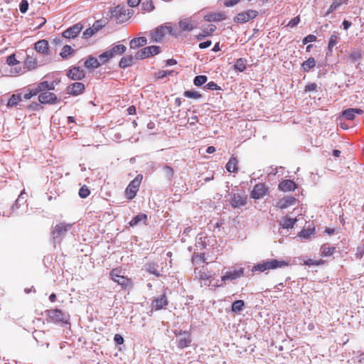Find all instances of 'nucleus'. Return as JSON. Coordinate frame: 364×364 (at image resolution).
I'll use <instances>...</instances> for the list:
<instances>
[{
    "label": "nucleus",
    "instance_id": "obj_1",
    "mask_svg": "<svg viewBox=\"0 0 364 364\" xmlns=\"http://www.w3.org/2000/svg\"><path fill=\"white\" fill-rule=\"evenodd\" d=\"M110 13V18L117 23H121L127 21L131 18L133 14V11L119 5L112 9Z\"/></svg>",
    "mask_w": 364,
    "mask_h": 364
},
{
    "label": "nucleus",
    "instance_id": "obj_2",
    "mask_svg": "<svg viewBox=\"0 0 364 364\" xmlns=\"http://www.w3.org/2000/svg\"><path fill=\"white\" fill-rule=\"evenodd\" d=\"M46 314L48 317L47 321L48 322H53L55 323H67L69 319V316L65 313L63 312L60 309H50L46 311Z\"/></svg>",
    "mask_w": 364,
    "mask_h": 364
},
{
    "label": "nucleus",
    "instance_id": "obj_3",
    "mask_svg": "<svg viewBox=\"0 0 364 364\" xmlns=\"http://www.w3.org/2000/svg\"><path fill=\"white\" fill-rule=\"evenodd\" d=\"M167 34H171L172 36H176V34L173 33V28L171 26H160L151 32V41L154 42H160L162 41L163 38Z\"/></svg>",
    "mask_w": 364,
    "mask_h": 364
},
{
    "label": "nucleus",
    "instance_id": "obj_4",
    "mask_svg": "<svg viewBox=\"0 0 364 364\" xmlns=\"http://www.w3.org/2000/svg\"><path fill=\"white\" fill-rule=\"evenodd\" d=\"M121 270L118 269H114L110 272V277L112 280L117 282L118 284L122 286V287H128L132 286V280L129 278L125 277L123 275L120 274Z\"/></svg>",
    "mask_w": 364,
    "mask_h": 364
},
{
    "label": "nucleus",
    "instance_id": "obj_5",
    "mask_svg": "<svg viewBox=\"0 0 364 364\" xmlns=\"http://www.w3.org/2000/svg\"><path fill=\"white\" fill-rule=\"evenodd\" d=\"M141 176H137L134 180H132L126 188L125 193L128 199H133L138 190L141 181Z\"/></svg>",
    "mask_w": 364,
    "mask_h": 364
},
{
    "label": "nucleus",
    "instance_id": "obj_6",
    "mask_svg": "<svg viewBox=\"0 0 364 364\" xmlns=\"http://www.w3.org/2000/svg\"><path fill=\"white\" fill-rule=\"evenodd\" d=\"M71 226L72 224L65 223L56 225L52 230L53 239L56 240L63 236L70 229Z\"/></svg>",
    "mask_w": 364,
    "mask_h": 364
},
{
    "label": "nucleus",
    "instance_id": "obj_7",
    "mask_svg": "<svg viewBox=\"0 0 364 364\" xmlns=\"http://www.w3.org/2000/svg\"><path fill=\"white\" fill-rule=\"evenodd\" d=\"M257 16V11L255 10H248L245 12L238 14L235 18L234 21L237 23H244L250 19L255 18Z\"/></svg>",
    "mask_w": 364,
    "mask_h": 364
},
{
    "label": "nucleus",
    "instance_id": "obj_8",
    "mask_svg": "<svg viewBox=\"0 0 364 364\" xmlns=\"http://www.w3.org/2000/svg\"><path fill=\"white\" fill-rule=\"evenodd\" d=\"M58 100L56 95L53 92L46 91L38 95V101L41 104H55Z\"/></svg>",
    "mask_w": 364,
    "mask_h": 364
},
{
    "label": "nucleus",
    "instance_id": "obj_9",
    "mask_svg": "<svg viewBox=\"0 0 364 364\" xmlns=\"http://www.w3.org/2000/svg\"><path fill=\"white\" fill-rule=\"evenodd\" d=\"M267 191V188L264 183L256 184L251 192V197L254 199L263 198Z\"/></svg>",
    "mask_w": 364,
    "mask_h": 364
},
{
    "label": "nucleus",
    "instance_id": "obj_10",
    "mask_svg": "<svg viewBox=\"0 0 364 364\" xmlns=\"http://www.w3.org/2000/svg\"><path fill=\"white\" fill-rule=\"evenodd\" d=\"M177 342L178 347L180 348H184L188 347L191 343L190 333L186 331L180 332L178 334Z\"/></svg>",
    "mask_w": 364,
    "mask_h": 364
},
{
    "label": "nucleus",
    "instance_id": "obj_11",
    "mask_svg": "<svg viewBox=\"0 0 364 364\" xmlns=\"http://www.w3.org/2000/svg\"><path fill=\"white\" fill-rule=\"evenodd\" d=\"M244 274V268L240 267L238 269L226 272L224 275L221 277V280L225 282L227 280H235L241 277Z\"/></svg>",
    "mask_w": 364,
    "mask_h": 364
},
{
    "label": "nucleus",
    "instance_id": "obj_12",
    "mask_svg": "<svg viewBox=\"0 0 364 364\" xmlns=\"http://www.w3.org/2000/svg\"><path fill=\"white\" fill-rule=\"evenodd\" d=\"M66 90L68 95L77 96L84 92L85 85L82 82H74L68 86Z\"/></svg>",
    "mask_w": 364,
    "mask_h": 364
},
{
    "label": "nucleus",
    "instance_id": "obj_13",
    "mask_svg": "<svg viewBox=\"0 0 364 364\" xmlns=\"http://www.w3.org/2000/svg\"><path fill=\"white\" fill-rule=\"evenodd\" d=\"M82 29V26L80 23L75 24L70 28L66 29L63 33V36L65 38H74L80 33Z\"/></svg>",
    "mask_w": 364,
    "mask_h": 364
},
{
    "label": "nucleus",
    "instance_id": "obj_14",
    "mask_svg": "<svg viewBox=\"0 0 364 364\" xmlns=\"http://www.w3.org/2000/svg\"><path fill=\"white\" fill-rule=\"evenodd\" d=\"M230 203L232 208H240L246 205L247 197L238 193H235L232 196Z\"/></svg>",
    "mask_w": 364,
    "mask_h": 364
},
{
    "label": "nucleus",
    "instance_id": "obj_15",
    "mask_svg": "<svg viewBox=\"0 0 364 364\" xmlns=\"http://www.w3.org/2000/svg\"><path fill=\"white\" fill-rule=\"evenodd\" d=\"M178 26L181 31H191L196 26V23L191 18H183L179 21Z\"/></svg>",
    "mask_w": 364,
    "mask_h": 364
},
{
    "label": "nucleus",
    "instance_id": "obj_16",
    "mask_svg": "<svg viewBox=\"0 0 364 364\" xmlns=\"http://www.w3.org/2000/svg\"><path fill=\"white\" fill-rule=\"evenodd\" d=\"M38 66V61L36 58L27 53L24 60V69L26 72L35 70Z\"/></svg>",
    "mask_w": 364,
    "mask_h": 364
},
{
    "label": "nucleus",
    "instance_id": "obj_17",
    "mask_svg": "<svg viewBox=\"0 0 364 364\" xmlns=\"http://www.w3.org/2000/svg\"><path fill=\"white\" fill-rule=\"evenodd\" d=\"M68 76L73 80H79L85 77V73L78 67H74L69 70Z\"/></svg>",
    "mask_w": 364,
    "mask_h": 364
},
{
    "label": "nucleus",
    "instance_id": "obj_18",
    "mask_svg": "<svg viewBox=\"0 0 364 364\" xmlns=\"http://www.w3.org/2000/svg\"><path fill=\"white\" fill-rule=\"evenodd\" d=\"M296 202V199L292 196H287L282 199H280L277 203V207L281 209H285L292 205H294Z\"/></svg>",
    "mask_w": 364,
    "mask_h": 364
},
{
    "label": "nucleus",
    "instance_id": "obj_19",
    "mask_svg": "<svg viewBox=\"0 0 364 364\" xmlns=\"http://www.w3.org/2000/svg\"><path fill=\"white\" fill-rule=\"evenodd\" d=\"M363 111L359 108H349L342 112V115L348 120H353L355 114H362Z\"/></svg>",
    "mask_w": 364,
    "mask_h": 364
},
{
    "label": "nucleus",
    "instance_id": "obj_20",
    "mask_svg": "<svg viewBox=\"0 0 364 364\" xmlns=\"http://www.w3.org/2000/svg\"><path fill=\"white\" fill-rule=\"evenodd\" d=\"M196 269L197 268L195 269L196 277L200 280L201 286L210 285L209 284H208V281L210 277L209 272H207L205 269L199 270L197 272Z\"/></svg>",
    "mask_w": 364,
    "mask_h": 364
},
{
    "label": "nucleus",
    "instance_id": "obj_21",
    "mask_svg": "<svg viewBox=\"0 0 364 364\" xmlns=\"http://www.w3.org/2000/svg\"><path fill=\"white\" fill-rule=\"evenodd\" d=\"M35 50L43 55L48 53V43L46 40H41L35 43Z\"/></svg>",
    "mask_w": 364,
    "mask_h": 364
},
{
    "label": "nucleus",
    "instance_id": "obj_22",
    "mask_svg": "<svg viewBox=\"0 0 364 364\" xmlns=\"http://www.w3.org/2000/svg\"><path fill=\"white\" fill-rule=\"evenodd\" d=\"M271 269H276L278 268H284L289 265V262L284 259H269Z\"/></svg>",
    "mask_w": 364,
    "mask_h": 364
},
{
    "label": "nucleus",
    "instance_id": "obj_23",
    "mask_svg": "<svg viewBox=\"0 0 364 364\" xmlns=\"http://www.w3.org/2000/svg\"><path fill=\"white\" fill-rule=\"evenodd\" d=\"M296 184L291 180H284L279 185V188L282 191H291L294 190Z\"/></svg>",
    "mask_w": 364,
    "mask_h": 364
},
{
    "label": "nucleus",
    "instance_id": "obj_24",
    "mask_svg": "<svg viewBox=\"0 0 364 364\" xmlns=\"http://www.w3.org/2000/svg\"><path fill=\"white\" fill-rule=\"evenodd\" d=\"M270 269H271V268H270L269 259H267L261 263H258V264L254 265L252 268V272H255L259 271V272H263L266 270H270Z\"/></svg>",
    "mask_w": 364,
    "mask_h": 364
},
{
    "label": "nucleus",
    "instance_id": "obj_25",
    "mask_svg": "<svg viewBox=\"0 0 364 364\" xmlns=\"http://www.w3.org/2000/svg\"><path fill=\"white\" fill-rule=\"evenodd\" d=\"M167 304H168V301L166 300L165 295H162L160 297L154 299L152 305H153V307L156 310H159V309H162L163 307H164L165 306H166Z\"/></svg>",
    "mask_w": 364,
    "mask_h": 364
},
{
    "label": "nucleus",
    "instance_id": "obj_26",
    "mask_svg": "<svg viewBox=\"0 0 364 364\" xmlns=\"http://www.w3.org/2000/svg\"><path fill=\"white\" fill-rule=\"evenodd\" d=\"M296 222V218L293 219V218L286 216L280 220L279 225L284 229H289V228H292L294 227Z\"/></svg>",
    "mask_w": 364,
    "mask_h": 364
},
{
    "label": "nucleus",
    "instance_id": "obj_27",
    "mask_svg": "<svg viewBox=\"0 0 364 364\" xmlns=\"http://www.w3.org/2000/svg\"><path fill=\"white\" fill-rule=\"evenodd\" d=\"M158 267L159 265L155 262H150L144 266V269L146 272L155 275L157 277L161 276V274L158 271Z\"/></svg>",
    "mask_w": 364,
    "mask_h": 364
},
{
    "label": "nucleus",
    "instance_id": "obj_28",
    "mask_svg": "<svg viewBox=\"0 0 364 364\" xmlns=\"http://www.w3.org/2000/svg\"><path fill=\"white\" fill-rule=\"evenodd\" d=\"M146 43L147 40L145 37L136 38L130 41V48L135 49L140 46H144Z\"/></svg>",
    "mask_w": 364,
    "mask_h": 364
},
{
    "label": "nucleus",
    "instance_id": "obj_29",
    "mask_svg": "<svg viewBox=\"0 0 364 364\" xmlns=\"http://www.w3.org/2000/svg\"><path fill=\"white\" fill-rule=\"evenodd\" d=\"M125 50L126 47L122 44H119L114 46L112 49L109 50V52L111 55V57L113 58L115 55L123 54L125 52Z\"/></svg>",
    "mask_w": 364,
    "mask_h": 364
},
{
    "label": "nucleus",
    "instance_id": "obj_30",
    "mask_svg": "<svg viewBox=\"0 0 364 364\" xmlns=\"http://www.w3.org/2000/svg\"><path fill=\"white\" fill-rule=\"evenodd\" d=\"M335 247L330 246L328 244H324L321 247V255L323 257H328L333 254Z\"/></svg>",
    "mask_w": 364,
    "mask_h": 364
},
{
    "label": "nucleus",
    "instance_id": "obj_31",
    "mask_svg": "<svg viewBox=\"0 0 364 364\" xmlns=\"http://www.w3.org/2000/svg\"><path fill=\"white\" fill-rule=\"evenodd\" d=\"M100 65L99 60L94 57H89L85 62V66L87 68H97Z\"/></svg>",
    "mask_w": 364,
    "mask_h": 364
},
{
    "label": "nucleus",
    "instance_id": "obj_32",
    "mask_svg": "<svg viewBox=\"0 0 364 364\" xmlns=\"http://www.w3.org/2000/svg\"><path fill=\"white\" fill-rule=\"evenodd\" d=\"M36 88L38 92L45 90H52L54 89V85L53 83L50 84L48 81H43L38 83Z\"/></svg>",
    "mask_w": 364,
    "mask_h": 364
},
{
    "label": "nucleus",
    "instance_id": "obj_33",
    "mask_svg": "<svg viewBox=\"0 0 364 364\" xmlns=\"http://www.w3.org/2000/svg\"><path fill=\"white\" fill-rule=\"evenodd\" d=\"M204 18L207 21H219L225 19V15L221 13L218 14H210L205 15Z\"/></svg>",
    "mask_w": 364,
    "mask_h": 364
},
{
    "label": "nucleus",
    "instance_id": "obj_34",
    "mask_svg": "<svg viewBox=\"0 0 364 364\" xmlns=\"http://www.w3.org/2000/svg\"><path fill=\"white\" fill-rule=\"evenodd\" d=\"M237 161L235 157H231L227 163L225 168L228 172H235L237 171Z\"/></svg>",
    "mask_w": 364,
    "mask_h": 364
},
{
    "label": "nucleus",
    "instance_id": "obj_35",
    "mask_svg": "<svg viewBox=\"0 0 364 364\" xmlns=\"http://www.w3.org/2000/svg\"><path fill=\"white\" fill-rule=\"evenodd\" d=\"M134 58L132 55H126L123 57L119 61V67L125 68L132 65Z\"/></svg>",
    "mask_w": 364,
    "mask_h": 364
},
{
    "label": "nucleus",
    "instance_id": "obj_36",
    "mask_svg": "<svg viewBox=\"0 0 364 364\" xmlns=\"http://www.w3.org/2000/svg\"><path fill=\"white\" fill-rule=\"evenodd\" d=\"M247 60L243 58H239L236 60L234 68L235 70L242 72L246 69Z\"/></svg>",
    "mask_w": 364,
    "mask_h": 364
},
{
    "label": "nucleus",
    "instance_id": "obj_37",
    "mask_svg": "<svg viewBox=\"0 0 364 364\" xmlns=\"http://www.w3.org/2000/svg\"><path fill=\"white\" fill-rule=\"evenodd\" d=\"M343 4H347V0H334L330 7L328 8L326 14H329L336 9H337Z\"/></svg>",
    "mask_w": 364,
    "mask_h": 364
},
{
    "label": "nucleus",
    "instance_id": "obj_38",
    "mask_svg": "<svg viewBox=\"0 0 364 364\" xmlns=\"http://www.w3.org/2000/svg\"><path fill=\"white\" fill-rule=\"evenodd\" d=\"M147 218L146 215L145 214H139L129 222V225L131 226H134L138 225L140 222L145 223L146 220Z\"/></svg>",
    "mask_w": 364,
    "mask_h": 364
},
{
    "label": "nucleus",
    "instance_id": "obj_39",
    "mask_svg": "<svg viewBox=\"0 0 364 364\" xmlns=\"http://www.w3.org/2000/svg\"><path fill=\"white\" fill-rule=\"evenodd\" d=\"M316 65V61L314 58H309L302 64V68L304 71L308 72Z\"/></svg>",
    "mask_w": 364,
    "mask_h": 364
},
{
    "label": "nucleus",
    "instance_id": "obj_40",
    "mask_svg": "<svg viewBox=\"0 0 364 364\" xmlns=\"http://www.w3.org/2000/svg\"><path fill=\"white\" fill-rule=\"evenodd\" d=\"M147 57L156 55L160 53V47L156 46H151L144 48Z\"/></svg>",
    "mask_w": 364,
    "mask_h": 364
},
{
    "label": "nucleus",
    "instance_id": "obj_41",
    "mask_svg": "<svg viewBox=\"0 0 364 364\" xmlns=\"http://www.w3.org/2000/svg\"><path fill=\"white\" fill-rule=\"evenodd\" d=\"M244 301L242 300H237L232 303V311L234 313H240L244 306Z\"/></svg>",
    "mask_w": 364,
    "mask_h": 364
},
{
    "label": "nucleus",
    "instance_id": "obj_42",
    "mask_svg": "<svg viewBox=\"0 0 364 364\" xmlns=\"http://www.w3.org/2000/svg\"><path fill=\"white\" fill-rule=\"evenodd\" d=\"M141 9L144 11L150 12L154 9V5L152 0H147L142 3Z\"/></svg>",
    "mask_w": 364,
    "mask_h": 364
},
{
    "label": "nucleus",
    "instance_id": "obj_43",
    "mask_svg": "<svg viewBox=\"0 0 364 364\" xmlns=\"http://www.w3.org/2000/svg\"><path fill=\"white\" fill-rule=\"evenodd\" d=\"M111 55L109 52V50H107L99 55V61L100 63V65L106 63L109 59H111Z\"/></svg>",
    "mask_w": 364,
    "mask_h": 364
},
{
    "label": "nucleus",
    "instance_id": "obj_44",
    "mask_svg": "<svg viewBox=\"0 0 364 364\" xmlns=\"http://www.w3.org/2000/svg\"><path fill=\"white\" fill-rule=\"evenodd\" d=\"M21 100L20 95H13L8 101V106L13 107L16 105Z\"/></svg>",
    "mask_w": 364,
    "mask_h": 364
},
{
    "label": "nucleus",
    "instance_id": "obj_45",
    "mask_svg": "<svg viewBox=\"0 0 364 364\" xmlns=\"http://www.w3.org/2000/svg\"><path fill=\"white\" fill-rule=\"evenodd\" d=\"M73 52V48L70 46H65L60 55L63 58H67Z\"/></svg>",
    "mask_w": 364,
    "mask_h": 364
},
{
    "label": "nucleus",
    "instance_id": "obj_46",
    "mask_svg": "<svg viewBox=\"0 0 364 364\" xmlns=\"http://www.w3.org/2000/svg\"><path fill=\"white\" fill-rule=\"evenodd\" d=\"M207 77L205 75H198L194 79V85L196 86H201L207 82Z\"/></svg>",
    "mask_w": 364,
    "mask_h": 364
},
{
    "label": "nucleus",
    "instance_id": "obj_47",
    "mask_svg": "<svg viewBox=\"0 0 364 364\" xmlns=\"http://www.w3.org/2000/svg\"><path fill=\"white\" fill-rule=\"evenodd\" d=\"M205 262L204 255L200 254L193 257V263L194 265H200Z\"/></svg>",
    "mask_w": 364,
    "mask_h": 364
},
{
    "label": "nucleus",
    "instance_id": "obj_48",
    "mask_svg": "<svg viewBox=\"0 0 364 364\" xmlns=\"http://www.w3.org/2000/svg\"><path fill=\"white\" fill-rule=\"evenodd\" d=\"M184 95L188 98H193V99H199L201 97V95L194 90H187L184 92Z\"/></svg>",
    "mask_w": 364,
    "mask_h": 364
},
{
    "label": "nucleus",
    "instance_id": "obj_49",
    "mask_svg": "<svg viewBox=\"0 0 364 364\" xmlns=\"http://www.w3.org/2000/svg\"><path fill=\"white\" fill-rule=\"evenodd\" d=\"M338 36L336 34H332L329 38L328 41V48L331 50L338 43Z\"/></svg>",
    "mask_w": 364,
    "mask_h": 364
},
{
    "label": "nucleus",
    "instance_id": "obj_50",
    "mask_svg": "<svg viewBox=\"0 0 364 364\" xmlns=\"http://www.w3.org/2000/svg\"><path fill=\"white\" fill-rule=\"evenodd\" d=\"M6 63L9 65H15L18 64L19 61L16 60L15 54H11L7 57Z\"/></svg>",
    "mask_w": 364,
    "mask_h": 364
},
{
    "label": "nucleus",
    "instance_id": "obj_51",
    "mask_svg": "<svg viewBox=\"0 0 364 364\" xmlns=\"http://www.w3.org/2000/svg\"><path fill=\"white\" fill-rule=\"evenodd\" d=\"M323 264V261L320 259V260H314V259H309L306 261H304V264L305 265H307V266H313V265H315V266H318V265H321V264Z\"/></svg>",
    "mask_w": 364,
    "mask_h": 364
},
{
    "label": "nucleus",
    "instance_id": "obj_52",
    "mask_svg": "<svg viewBox=\"0 0 364 364\" xmlns=\"http://www.w3.org/2000/svg\"><path fill=\"white\" fill-rule=\"evenodd\" d=\"M216 29V26L213 24H210L203 29L204 33L203 36H208L213 33Z\"/></svg>",
    "mask_w": 364,
    "mask_h": 364
},
{
    "label": "nucleus",
    "instance_id": "obj_53",
    "mask_svg": "<svg viewBox=\"0 0 364 364\" xmlns=\"http://www.w3.org/2000/svg\"><path fill=\"white\" fill-rule=\"evenodd\" d=\"M164 173L166 177H167L168 179H171L173 176V169L168 166H166L164 168Z\"/></svg>",
    "mask_w": 364,
    "mask_h": 364
},
{
    "label": "nucleus",
    "instance_id": "obj_54",
    "mask_svg": "<svg viewBox=\"0 0 364 364\" xmlns=\"http://www.w3.org/2000/svg\"><path fill=\"white\" fill-rule=\"evenodd\" d=\"M89 195H90V191L85 186L80 188V189L79 191V196L82 198H85L87 197Z\"/></svg>",
    "mask_w": 364,
    "mask_h": 364
},
{
    "label": "nucleus",
    "instance_id": "obj_55",
    "mask_svg": "<svg viewBox=\"0 0 364 364\" xmlns=\"http://www.w3.org/2000/svg\"><path fill=\"white\" fill-rule=\"evenodd\" d=\"M173 71L171 70H161L156 74V76L158 79H163L171 75Z\"/></svg>",
    "mask_w": 364,
    "mask_h": 364
},
{
    "label": "nucleus",
    "instance_id": "obj_56",
    "mask_svg": "<svg viewBox=\"0 0 364 364\" xmlns=\"http://www.w3.org/2000/svg\"><path fill=\"white\" fill-rule=\"evenodd\" d=\"M28 2L27 0H22L21 4H20V6H19V9H20V11L23 14H25L27 11H28Z\"/></svg>",
    "mask_w": 364,
    "mask_h": 364
},
{
    "label": "nucleus",
    "instance_id": "obj_57",
    "mask_svg": "<svg viewBox=\"0 0 364 364\" xmlns=\"http://www.w3.org/2000/svg\"><path fill=\"white\" fill-rule=\"evenodd\" d=\"M314 230H311V229H308V230H302L300 233H299V236L301 237H304V238H307L309 237L311 235L313 234Z\"/></svg>",
    "mask_w": 364,
    "mask_h": 364
},
{
    "label": "nucleus",
    "instance_id": "obj_58",
    "mask_svg": "<svg viewBox=\"0 0 364 364\" xmlns=\"http://www.w3.org/2000/svg\"><path fill=\"white\" fill-rule=\"evenodd\" d=\"M316 41V36H314V35H308L306 36L303 40H302V43L303 44L306 45L308 43H310V42H314Z\"/></svg>",
    "mask_w": 364,
    "mask_h": 364
},
{
    "label": "nucleus",
    "instance_id": "obj_59",
    "mask_svg": "<svg viewBox=\"0 0 364 364\" xmlns=\"http://www.w3.org/2000/svg\"><path fill=\"white\" fill-rule=\"evenodd\" d=\"M135 58H136V59H138V60H141V59H144L146 58H148L146 54V50H145L144 48L143 49L139 50L136 53Z\"/></svg>",
    "mask_w": 364,
    "mask_h": 364
},
{
    "label": "nucleus",
    "instance_id": "obj_60",
    "mask_svg": "<svg viewBox=\"0 0 364 364\" xmlns=\"http://www.w3.org/2000/svg\"><path fill=\"white\" fill-rule=\"evenodd\" d=\"M26 72L24 68H12L11 70V74H15V75H22V74H24Z\"/></svg>",
    "mask_w": 364,
    "mask_h": 364
},
{
    "label": "nucleus",
    "instance_id": "obj_61",
    "mask_svg": "<svg viewBox=\"0 0 364 364\" xmlns=\"http://www.w3.org/2000/svg\"><path fill=\"white\" fill-rule=\"evenodd\" d=\"M94 33H95L94 29L92 28H89L83 32V38H88L94 35Z\"/></svg>",
    "mask_w": 364,
    "mask_h": 364
},
{
    "label": "nucleus",
    "instance_id": "obj_62",
    "mask_svg": "<svg viewBox=\"0 0 364 364\" xmlns=\"http://www.w3.org/2000/svg\"><path fill=\"white\" fill-rule=\"evenodd\" d=\"M38 93V92H37V90L36 88L35 87L34 89L30 90L28 93H26L24 95V98L26 100H29L31 99L33 96L34 95H36Z\"/></svg>",
    "mask_w": 364,
    "mask_h": 364
},
{
    "label": "nucleus",
    "instance_id": "obj_63",
    "mask_svg": "<svg viewBox=\"0 0 364 364\" xmlns=\"http://www.w3.org/2000/svg\"><path fill=\"white\" fill-rule=\"evenodd\" d=\"M364 255V245L361 247H358L357 248V252L355 253V257L358 259H360Z\"/></svg>",
    "mask_w": 364,
    "mask_h": 364
},
{
    "label": "nucleus",
    "instance_id": "obj_64",
    "mask_svg": "<svg viewBox=\"0 0 364 364\" xmlns=\"http://www.w3.org/2000/svg\"><path fill=\"white\" fill-rule=\"evenodd\" d=\"M361 57V54L360 52L358 51H354L350 55V58L353 60V61H357L358 60H359Z\"/></svg>",
    "mask_w": 364,
    "mask_h": 364
}]
</instances>
